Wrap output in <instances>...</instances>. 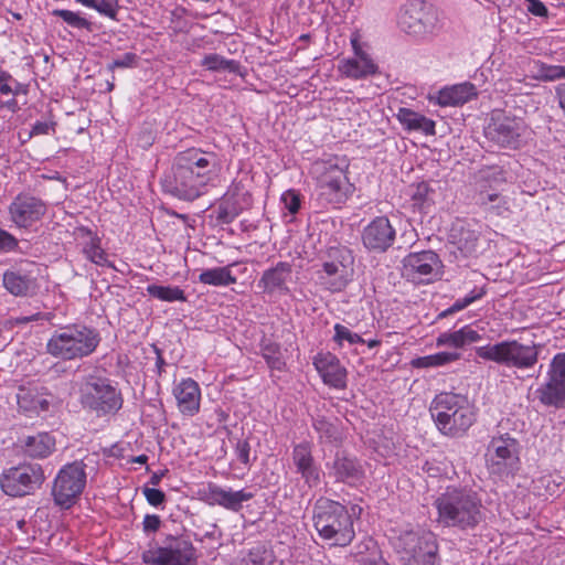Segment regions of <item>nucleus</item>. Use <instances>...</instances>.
<instances>
[{
  "mask_svg": "<svg viewBox=\"0 0 565 565\" xmlns=\"http://www.w3.org/2000/svg\"><path fill=\"white\" fill-rule=\"evenodd\" d=\"M81 404L97 415L118 412L122 406L120 392L107 377L88 375L81 386Z\"/></svg>",
  "mask_w": 565,
  "mask_h": 565,
  "instance_id": "10",
  "label": "nucleus"
},
{
  "mask_svg": "<svg viewBox=\"0 0 565 565\" xmlns=\"http://www.w3.org/2000/svg\"><path fill=\"white\" fill-rule=\"evenodd\" d=\"M160 524H161V520L158 515L147 514L143 518V522H142L143 531L147 533L158 531L160 527Z\"/></svg>",
  "mask_w": 565,
  "mask_h": 565,
  "instance_id": "55",
  "label": "nucleus"
},
{
  "mask_svg": "<svg viewBox=\"0 0 565 565\" xmlns=\"http://www.w3.org/2000/svg\"><path fill=\"white\" fill-rule=\"evenodd\" d=\"M235 265V263H232L223 267L204 269L200 273L198 280L203 285L213 287H226L236 284L237 278L232 273Z\"/></svg>",
  "mask_w": 565,
  "mask_h": 565,
  "instance_id": "33",
  "label": "nucleus"
},
{
  "mask_svg": "<svg viewBox=\"0 0 565 565\" xmlns=\"http://www.w3.org/2000/svg\"><path fill=\"white\" fill-rule=\"evenodd\" d=\"M519 441L509 433L498 431L487 448V462L494 473L513 470L519 462Z\"/></svg>",
  "mask_w": 565,
  "mask_h": 565,
  "instance_id": "16",
  "label": "nucleus"
},
{
  "mask_svg": "<svg viewBox=\"0 0 565 565\" xmlns=\"http://www.w3.org/2000/svg\"><path fill=\"white\" fill-rule=\"evenodd\" d=\"M292 266L287 262H279L274 267L266 269L257 282V287L264 294L273 295L276 292L287 294L289 291L287 282L291 279Z\"/></svg>",
  "mask_w": 565,
  "mask_h": 565,
  "instance_id": "26",
  "label": "nucleus"
},
{
  "mask_svg": "<svg viewBox=\"0 0 565 565\" xmlns=\"http://www.w3.org/2000/svg\"><path fill=\"white\" fill-rule=\"evenodd\" d=\"M438 345H449L454 348H461L466 345L463 329H459L455 332H444L437 338Z\"/></svg>",
  "mask_w": 565,
  "mask_h": 565,
  "instance_id": "47",
  "label": "nucleus"
},
{
  "mask_svg": "<svg viewBox=\"0 0 565 565\" xmlns=\"http://www.w3.org/2000/svg\"><path fill=\"white\" fill-rule=\"evenodd\" d=\"M262 355L270 369L281 371L285 367V361L279 344L271 342L265 344L262 348Z\"/></svg>",
  "mask_w": 565,
  "mask_h": 565,
  "instance_id": "43",
  "label": "nucleus"
},
{
  "mask_svg": "<svg viewBox=\"0 0 565 565\" xmlns=\"http://www.w3.org/2000/svg\"><path fill=\"white\" fill-rule=\"evenodd\" d=\"M172 394L177 401L179 412L186 417H193L200 412L201 388L193 379H182L174 384Z\"/></svg>",
  "mask_w": 565,
  "mask_h": 565,
  "instance_id": "24",
  "label": "nucleus"
},
{
  "mask_svg": "<svg viewBox=\"0 0 565 565\" xmlns=\"http://www.w3.org/2000/svg\"><path fill=\"white\" fill-rule=\"evenodd\" d=\"M412 199L416 205L423 207L431 201L429 185L425 182L418 183L412 192Z\"/></svg>",
  "mask_w": 565,
  "mask_h": 565,
  "instance_id": "50",
  "label": "nucleus"
},
{
  "mask_svg": "<svg viewBox=\"0 0 565 565\" xmlns=\"http://www.w3.org/2000/svg\"><path fill=\"white\" fill-rule=\"evenodd\" d=\"M54 131V122L52 121H36L30 134L29 137L33 136H40V135H50Z\"/></svg>",
  "mask_w": 565,
  "mask_h": 565,
  "instance_id": "54",
  "label": "nucleus"
},
{
  "mask_svg": "<svg viewBox=\"0 0 565 565\" xmlns=\"http://www.w3.org/2000/svg\"><path fill=\"white\" fill-rule=\"evenodd\" d=\"M468 306H470V303L468 302V300L466 299V297L463 298H459L457 299L452 306L450 308H448L446 311H444L441 313V316H447L448 313H454V312H458L460 310H463L465 308H467Z\"/></svg>",
  "mask_w": 565,
  "mask_h": 565,
  "instance_id": "59",
  "label": "nucleus"
},
{
  "mask_svg": "<svg viewBox=\"0 0 565 565\" xmlns=\"http://www.w3.org/2000/svg\"><path fill=\"white\" fill-rule=\"evenodd\" d=\"M147 292L151 297L167 302L186 300L183 289L178 286L148 285Z\"/></svg>",
  "mask_w": 565,
  "mask_h": 565,
  "instance_id": "37",
  "label": "nucleus"
},
{
  "mask_svg": "<svg viewBox=\"0 0 565 565\" xmlns=\"http://www.w3.org/2000/svg\"><path fill=\"white\" fill-rule=\"evenodd\" d=\"M84 7L96 10L99 14L117 20L118 0H75Z\"/></svg>",
  "mask_w": 565,
  "mask_h": 565,
  "instance_id": "40",
  "label": "nucleus"
},
{
  "mask_svg": "<svg viewBox=\"0 0 565 565\" xmlns=\"http://www.w3.org/2000/svg\"><path fill=\"white\" fill-rule=\"evenodd\" d=\"M526 130L527 126L522 118L498 111L492 114L484 135L499 147L516 149L522 145Z\"/></svg>",
  "mask_w": 565,
  "mask_h": 565,
  "instance_id": "15",
  "label": "nucleus"
},
{
  "mask_svg": "<svg viewBox=\"0 0 565 565\" xmlns=\"http://www.w3.org/2000/svg\"><path fill=\"white\" fill-rule=\"evenodd\" d=\"M328 258L316 271L317 282L323 290L340 292L352 278L353 255L345 247H331L328 250Z\"/></svg>",
  "mask_w": 565,
  "mask_h": 565,
  "instance_id": "11",
  "label": "nucleus"
},
{
  "mask_svg": "<svg viewBox=\"0 0 565 565\" xmlns=\"http://www.w3.org/2000/svg\"><path fill=\"white\" fill-rule=\"evenodd\" d=\"M313 365L324 384L334 388H343L347 384V371L340 360L332 353H318L313 359Z\"/></svg>",
  "mask_w": 565,
  "mask_h": 565,
  "instance_id": "25",
  "label": "nucleus"
},
{
  "mask_svg": "<svg viewBox=\"0 0 565 565\" xmlns=\"http://www.w3.org/2000/svg\"><path fill=\"white\" fill-rule=\"evenodd\" d=\"M238 215V211L234 203L224 201L217 207V220L223 224L232 223Z\"/></svg>",
  "mask_w": 565,
  "mask_h": 565,
  "instance_id": "49",
  "label": "nucleus"
},
{
  "mask_svg": "<svg viewBox=\"0 0 565 565\" xmlns=\"http://www.w3.org/2000/svg\"><path fill=\"white\" fill-rule=\"evenodd\" d=\"M100 342L98 331L81 323L56 329L46 342V352L55 359L72 361L89 356Z\"/></svg>",
  "mask_w": 565,
  "mask_h": 565,
  "instance_id": "5",
  "label": "nucleus"
},
{
  "mask_svg": "<svg viewBox=\"0 0 565 565\" xmlns=\"http://www.w3.org/2000/svg\"><path fill=\"white\" fill-rule=\"evenodd\" d=\"M163 477V472H154L151 477H150V480L149 482L152 484V486H158L161 481Z\"/></svg>",
  "mask_w": 565,
  "mask_h": 565,
  "instance_id": "64",
  "label": "nucleus"
},
{
  "mask_svg": "<svg viewBox=\"0 0 565 565\" xmlns=\"http://www.w3.org/2000/svg\"><path fill=\"white\" fill-rule=\"evenodd\" d=\"M430 414L437 428L446 436L460 437L476 422V411L467 396L443 392L435 396Z\"/></svg>",
  "mask_w": 565,
  "mask_h": 565,
  "instance_id": "4",
  "label": "nucleus"
},
{
  "mask_svg": "<svg viewBox=\"0 0 565 565\" xmlns=\"http://www.w3.org/2000/svg\"><path fill=\"white\" fill-rule=\"evenodd\" d=\"M291 461L295 472L300 476L308 488H316L321 483L323 471L313 457L311 443L296 444L292 447Z\"/></svg>",
  "mask_w": 565,
  "mask_h": 565,
  "instance_id": "21",
  "label": "nucleus"
},
{
  "mask_svg": "<svg viewBox=\"0 0 565 565\" xmlns=\"http://www.w3.org/2000/svg\"><path fill=\"white\" fill-rule=\"evenodd\" d=\"M202 66L210 71H228L234 73L238 68V63L233 60H226L217 54H209L203 58Z\"/></svg>",
  "mask_w": 565,
  "mask_h": 565,
  "instance_id": "42",
  "label": "nucleus"
},
{
  "mask_svg": "<svg viewBox=\"0 0 565 565\" xmlns=\"http://www.w3.org/2000/svg\"><path fill=\"white\" fill-rule=\"evenodd\" d=\"M476 96V86L465 82L440 89L437 95V104L443 107L459 106L468 103Z\"/></svg>",
  "mask_w": 565,
  "mask_h": 565,
  "instance_id": "29",
  "label": "nucleus"
},
{
  "mask_svg": "<svg viewBox=\"0 0 565 565\" xmlns=\"http://www.w3.org/2000/svg\"><path fill=\"white\" fill-rule=\"evenodd\" d=\"M143 495L146 497L148 503L152 507L161 505L166 500V494L163 491L154 488H145L142 490Z\"/></svg>",
  "mask_w": 565,
  "mask_h": 565,
  "instance_id": "52",
  "label": "nucleus"
},
{
  "mask_svg": "<svg viewBox=\"0 0 565 565\" xmlns=\"http://www.w3.org/2000/svg\"><path fill=\"white\" fill-rule=\"evenodd\" d=\"M45 480L39 463H20L4 469L0 475V488L9 497L21 498L40 489Z\"/></svg>",
  "mask_w": 565,
  "mask_h": 565,
  "instance_id": "12",
  "label": "nucleus"
},
{
  "mask_svg": "<svg viewBox=\"0 0 565 565\" xmlns=\"http://www.w3.org/2000/svg\"><path fill=\"white\" fill-rule=\"evenodd\" d=\"M329 475L337 481L354 483L364 477V469L361 462L344 451H338L332 463H327Z\"/></svg>",
  "mask_w": 565,
  "mask_h": 565,
  "instance_id": "27",
  "label": "nucleus"
},
{
  "mask_svg": "<svg viewBox=\"0 0 565 565\" xmlns=\"http://www.w3.org/2000/svg\"><path fill=\"white\" fill-rule=\"evenodd\" d=\"M52 14L61 18L67 25L74 29H84L88 31L92 29V23L78 12L65 9H55L52 11Z\"/></svg>",
  "mask_w": 565,
  "mask_h": 565,
  "instance_id": "41",
  "label": "nucleus"
},
{
  "mask_svg": "<svg viewBox=\"0 0 565 565\" xmlns=\"http://www.w3.org/2000/svg\"><path fill=\"white\" fill-rule=\"evenodd\" d=\"M486 295L484 287H475L466 297L468 302L471 305L472 302L481 299Z\"/></svg>",
  "mask_w": 565,
  "mask_h": 565,
  "instance_id": "60",
  "label": "nucleus"
},
{
  "mask_svg": "<svg viewBox=\"0 0 565 565\" xmlns=\"http://www.w3.org/2000/svg\"><path fill=\"white\" fill-rule=\"evenodd\" d=\"M40 319H42V315L40 312H38V313H34V315H31V316L19 317V318H17V322L18 323H29V322H32V321H38Z\"/></svg>",
  "mask_w": 565,
  "mask_h": 565,
  "instance_id": "61",
  "label": "nucleus"
},
{
  "mask_svg": "<svg viewBox=\"0 0 565 565\" xmlns=\"http://www.w3.org/2000/svg\"><path fill=\"white\" fill-rule=\"evenodd\" d=\"M18 239L9 232L0 228V253H9L18 247Z\"/></svg>",
  "mask_w": 565,
  "mask_h": 565,
  "instance_id": "51",
  "label": "nucleus"
},
{
  "mask_svg": "<svg viewBox=\"0 0 565 565\" xmlns=\"http://www.w3.org/2000/svg\"><path fill=\"white\" fill-rule=\"evenodd\" d=\"M531 73L532 77L537 81L553 82L565 78V66L550 65L541 61H534Z\"/></svg>",
  "mask_w": 565,
  "mask_h": 565,
  "instance_id": "35",
  "label": "nucleus"
},
{
  "mask_svg": "<svg viewBox=\"0 0 565 565\" xmlns=\"http://www.w3.org/2000/svg\"><path fill=\"white\" fill-rule=\"evenodd\" d=\"M462 329L466 344L478 342L482 339V335L470 326H465Z\"/></svg>",
  "mask_w": 565,
  "mask_h": 565,
  "instance_id": "58",
  "label": "nucleus"
},
{
  "mask_svg": "<svg viewBox=\"0 0 565 565\" xmlns=\"http://www.w3.org/2000/svg\"><path fill=\"white\" fill-rule=\"evenodd\" d=\"M250 447L246 440H239L236 445V455L241 462L247 465L249 462Z\"/></svg>",
  "mask_w": 565,
  "mask_h": 565,
  "instance_id": "56",
  "label": "nucleus"
},
{
  "mask_svg": "<svg viewBox=\"0 0 565 565\" xmlns=\"http://www.w3.org/2000/svg\"><path fill=\"white\" fill-rule=\"evenodd\" d=\"M403 275L415 282L429 284L441 275V260L434 250L413 252L403 258Z\"/></svg>",
  "mask_w": 565,
  "mask_h": 565,
  "instance_id": "17",
  "label": "nucleus"
},
{
  "mask_svg": "<svg viewBox=\"0 0 565 565\" xmlns=\"http://www.w3.org/2000/svg\"><path fill=\"white\" fill-rule=\"evenodd\" d=\"M396 118L407 131H417L425 136L436 135V122L411 108L401 107L396 114Z\"/></svg>",
  "mask_w": 565,
  "mask_h": 565,
  "instance_id": "30",
  "label": "nucleus"
},
{
  "mask_svg": "<svg viewBox=\"0 0 565 565\" xmlns=\"http://www.w3.org/2000/svg\"><path fill=\"white\" fill-rule=\"evenodd\" d=\"M137 55L135 53L128 52L117 58H114L110 68H125L131 67L137 63Z\"/></svg>",
  "mask_w": 565,
  "mask_h": 565,
  "instance_id": "53",
  "label": "nucleus"
},
{
  "mask_svg": "<svg viewBox=\"0 0 565 565\" xmlns=\"http://www.w3.org/2000/svg\"><path fill=\"white\" fill-rule=\"evenodd\" d=\"M435 507L438 522L446 526L473 529L483 520L481 499L471 490L448 489L436 499Z\"/></svg>",
  "mask_w": 565,
  "mask_h": 565,
  "instance_id": "3",
  "label": "nucleus"
},
{
  "mask_svg": "<svg viewBox=\"0 0 565 565\" xmlns=\"http://www.w3.org/2000/svg\"><path fill=\"white\" fill-rule=\"evenodd\" d=\"M313 525L334 546H347L354 539L353 522L347 508L330 499H319L313 508Z\"/></svg>",
  "mask_w": 565,
  "mask_h": 565,
  "instance_id": "6",
  "label": "nucleus"
},
{
  "mask_svg": "<svg viewBox=\"0 0 565 565\" xmlns=\"http://www.w3.org/2000/svg\"><path fill=\"white\" fill-rule=\"evenodd\" d=\"M11 84H12L11 85V89H12L11 94L12 95L15 96V95H19L20 93H25L26 92L25 87L21 83H19L18 81H15L13 78L11 81Z\"/></svg>",
  "mask_w": 565,
  "mask_h": 565,
  "instance_id": "63",
  "label": "nucleus"
},
{
  "mask_svg": "<svg viewBox=\"0 0 565 565\" xmlns=\"http://www.w3.org/2000/svg\"><path fill=\"white\" fill-rule=\"evenodd\" d=\"M452 244L462 257L477 255L479 247L480 232L476 225L459 223L451 230Z\"/></svg>",
  "mask_w": 565,
  "mask_h": 565,
  "instance_id": "28",
  "label": "nucleus"
},
{
  "mask_svg": "<svg viewBox=\"0 0 565 565\" xmlns=\"http://www.w3.org/2000/svg\"><path fill=\"white\" fill-rule=\"evenodd\" d=\"M334 334L332 340L339 345L342 347L344 342H348L350 345L365 343V340L358 333L351 331L348 327L335 323L333 327Z\"/></svg>",
  "mask_w": 565,
  "mask_h": 565,
  "instance_id": "44",
  "label": "nucleus"
},
{
  "mask_svg": "<svg viewBox=\"0 0 565 565\" xmlns=\"http://www.w3.org/2000/svg\"><path fill=\"white\" fill-rule=\"evenodd\" d=\"M0 108H8L9 110L14 113L19 109V106L17 99L12 98L7 102H0Z\"/></svg>",
  "mask_w": 565,
  "mask_h": 565,
  "instance_id": "62",
  "label": "nucleus"
},
{
  "mask_svg": "<svg viewBox=\"0 0 565 565\" xmlns=\"http://www.w3.org/2000/svg\"><path fill=\"white\" fill-rule=\"evenodd\" d=\"M201 498L210 505H220L226 510L238 512L243 503L254 498V493L245 489L234 491L224 489L215 483H209L201 491Z\"/></svg>",
  "mask_w": 565,
  "mask_h": 565,
  "instance_id": "22",
  "label": "nucleus"
},
{
  "mask_svg": "<svg viewBox=\"0 0 565 565\" xmlns=\"http://www.w3.org/2000/svg\"><path fill=\"white\" fill-rule=\"evenodd\" d=\"M46 212L45 203L33 195L21 193L9 205L11 222L19 228H28L40 221Z\"/></svg>",
  "mask_w": 565,
  "mask_h": 565,
  "instance_id": "20",
  "label": "nucleus"
},
{
  "mask_svg": "<svg viewBox=\"0 0 565 565\" xmlns=\"http://www.w3.org/2000/svg\"><path fill=\"white\" fill-rule=\"evenodd\" d=\"M77 235L84 239L83 254L88 260L98 266H111L108 262L107 254L100 247V239L96 234L88 228L81 227L78 228Z\"/></svg>",
  "mask_w": 565,
  "mask_h": 565,
  "instance_id": "32",
  "label": "nucleus"
},
{
  "mask_svg": "<svg viewBox=\"0 0 565 565\" xmlns=\"http://www.w3.org/2000/svg\"><path fill=\"white\" fill-rule=\"evenodd\" d=\"M222 162L214 151L189 148L175 154L170 170L162 177L164 192L184 201H194L220 182Z\"/></svg>",
  "mask_w": 565,
  "mask_h": 565,
  "instance_id": "1",
  "label": "nucleus"
},
{
  "mask_svg": "<svg viewBox=\"0 0 565 565\" xmlns=\"http://www.w3.org/2000/svg\"><path fill=\"white\" fill-rule=\"evenodd\" d=\"M476 202L481 206H490L491 209H494L497 213H501V207H504L503 205H505L504 200L497 192L490 193L487 191H479L476 195Z\"/></svg>",
  "mask_w": 565,
  "mask_h": 565,
  "instance_id": "45",
  "label": "nucleus"
},
{
  "mask_svg": "<svg viewBox=\"0 0 565 565\" xmlns=\"http://www.w3.org/2000/svg\"><path fill=\"white\" fill-rule=\"evenodd\" d=\"M348 159L335 154H328L312 162L310 174L316 181L319 200L339 206L349 199L354 186L348 178Z\"/></svg>",
  "mask_w": 565,
  "mask_h": 565,
  "instance_id": "2",
  "label": "nucleus"
},
{
  "mask_svg": "<svg viewBox=\"0 0 565 565\" xmlns=\"http://www.w3.org/2000/svg\"><path fill=\"white\" fill-rule=\"evenodd\" d=\"M350 43L353 56L343 58L339 62V73L350 79L359 81L373 76L379 73V65L372 56L364 50L361 43L359 32L352 33Z\"/></svg>",
  "mask_w": 565,
  "mask_h": 565,
  "instance_id": "19",
  "label": "nucleus"
},
{
  "mask_svg": "<svg viewBox=\"0 0 565 565\" xmlns=\"http://www.w3.org/2000/svg\"><path fill=\"white\" fill-rule=\"evenodd\" d=\"M198 551L186 539L169 535L164 544L142 553L148 565H195Z\"/></svg>",
  "mask_w": 565,
  "mask_h": 565,
  "instance_id": "14",
  "label": "nucleus"
},
{
  "mask_svg": "<svg viewBox=\"0 0 565 565\" xmlns=\"http://www.w3.org/2000/svg\"><path fill=\"white\" fill-rule=\"evenodd\" d=\"M280 203L294 216L301 207V195L296 190H287L281 194Z\"/></svg>",
  "mask_w": 565,
  "mask_h": 565,
  "instance_id": "46",
  "label": "nucleus"
},
{
  "mask_svg": "<svg viewBox=\"0 0 565 565\" xmlns=\"http://www.w3.org/2000/svg\"><path fill=\"white\" fill-rule=\"evenodd\" d=\"M396 547L409 565H436L438 545L429 531H406L397 539Z\"/></svg>",
  "mask_w": 565,
  "mask_h": 565,
  "instance_id": "13",
  "label": "nucleus"
},
{
  "mask_svg": "<svg viewBox=\"0 0 565 565\" xmlns=\"http://www.w3.org/2000/svg\"><path fill=\"white\" fill-rule=\"evenodd\" d=\"M478 358L492 361L507 367L526 370L533 367L539 360V348L527 345L516 340L501 341L476 349Z\"/></svg>",
  "mask_w": 565,
  "mask_h": 565,
  "instance_id": "9",
  "label": "nucleus"
},
{
  "mask_svg": "<svg viewBox=\"0 0 565 565\" xmlns=\"http://www.w3.org/2000/svg\"><path fill=\"white\" fill-rule=\"evenodd\" d=\"M313 428L319 435L320 443L332 444L340 440V433L335 424L324 417L313 419Z\"/></svg>",
  "mask_w": 565,
  "mask_h": 565,
  "instance_id": "39",
  "label": "nucleus"
},
{
  "mask_svg": "<svg viewBox=\"0 0 565 565\" xmlns=\"http://www.w3.org/2000/svg\"><path fill=\"white\" fill-rule=\"evenodd\" d=\"M397 23L403 32L419 41L437 35L443 26L437 9L422 0L405 3L399 10Z\"/></svg>",
  "mask_w": 565,
  "mask_h": 565,
  "instance_id": "7",
  "label": "nucleus"
},
{
  "mask_svg": "<svg viewBox=\"0 0 565 565\" xmlns=\"http://www.w3.org/2000/svg\"><path fill=\"white\" fill-rule=\"evenodd\" d=\"M11 81H12V76L8 72L0 70V93L1 94L9 95L10 93H12Z\"/></svg>",
  "mask_w": 565,
  "mask_h": 565,
  "instance_id": "57",
  "label": "nucleus"
},
{
  "mask_svg": "<svg viewBox=\"0 0 565 565\" xmlns=\"http://www.w3.org/2000/svg\"><path fill=\"white\" fill-rule=\"evenodd\" d=\"M438 345H449L454 348H461L466 345L463 329H459L455 332H444L437 338Z\"/></svg>",
  "mask_w": 565,
  "mask_h": 565,
  "instance_id": "48",
  "label": "nucleus"
},
{
  "mask_svg": "<svg viewBox=\"0 0 565 565\" xmlns=\"http://www.w3.org/2000/svg\"><path fill=\"white\" fill-rule=\"evenodd\" d=\"M540 402L546 406L565 407V353L553 356L546 382L536 390Z\"/></svg>",
  "mask_w": 565,
  "mask_h": 565,
  "instance_id": "18",
  "label": "nucleus"
},
{
  "mask_svg": "<svg viewBox=\"0 0 565 565\" xmlns=\"http://www.w3.org/2000/svg\"><path fill=\"white\" fill-rule=\"evenodd\" d=\"M3 286L14 296H24L30 289L31 281L26 275L20 271L8 270L3 275Z\"/></svg>",
  "mask_w": 565,
  "mask_h": 565,
  "instance_id": "36",
  "label": "nucleus"
},
{
  "mask_svg": "<svg viewBox=\"0 0 565 565\" xmlns=\"http://www.w3.org/2000/svg\"><path fill=\"white\" fill-rule=\"evenodd\" d=\"M86 469L83 460H74L60 468L51 487V497L57 508L70 510L79 501L87 483Z\"/></svg>",
  "mask_w": 565,
  "mask_h": 565,
  "instance_id": "8",
  "label": "nucleus"
},
{
  "mask_svg": "<svg viewBox=\"0 0 565 565\" xmlns=\"http://www.w3.org/2000/svg\"><path fill=\"white\" fill-rule=\"evenodd\" d=\"M20 445L26 456L44 459L55 450V438L47 433H39L21 438Z\"/></svg>",
  "mask_w": 565,
  "mask_h": 565,
  "instance_id": "31",
  "label": "nucleus"
},
{
  "mask_svg": "<svg viewBox=\"0 0 565 565\" xmlns=\"http://www.w3.org/2000/svg\"><path fill=\"white\" fill-rule=\"evenodd\" d=\"M19 408L24 413L39 414L49 409L50 401L46 395L36 390L21 388L17 395Z\"/></svg>",
  "mask_w": 565,
  "mask_h": 565,
  "instance_id": "34",
  "label": "nucleus"
},
{
  "mask_svg": "<svg viewBox=\"0 0 565 565\" xmlns=\"http://www.w3.org/2000/svg\"><path fill=\"white\" fill-rule=\"evenodd\" d=\"M396 236V231L385 216H379L370 222L363 230V245L373 252H385L388 249Z\"/></svg>",
  "mask_w": 565,
  "mask_h": 565,
  "instance_id": "23",
  "label": "nucleus"
},
{
  "mask_svg": "<svg viewBox=\"0 0 565 565\" xmlns=\"http://www.w3.org/2000/svg\"><path fill=\"white\" fill-rule=\"evenodd\" d=\"M459 359V354L455 352H438L435 354L420 356L412 361V365L418 369L436 367L446 365Z\"/></svg>",
  "mask_w": 565,
  "mask_h": 565,
  "instance_id": "38",
  "label": "nucleus"
}]
</instances>
